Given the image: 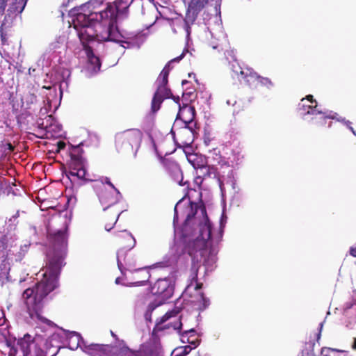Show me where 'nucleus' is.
Segmentation results:
<instances>
[{
    "instance_id": "11",
    "label": "nucleus",
    "mask_w": 356,
    "mask_h": 356,
    "mask_svg": "<svg viewBox=\"0 0 356 356\" xmlns=\"http://www.w3.org/2000/svg\"><path fill=\"white\" fill-rule=\"evenodd\" d=\"M179 313V310L178 309H173L171 311L167 312L162 317L156 320L154 331L159 332L172 327L182 337L187 336L188 333H195L194 329H190L183 332H181L182 323L181 316H178Z\"/></svg>"
},
{
    "instance_id": "9",
    "label": "nucleus",
    "mask_w": 356,
    "mask_h": 356,
    "mask_svg": "<svg viewBox=\"0 0 356 356\" xmlns=\"http://www.w3.org/2000/svg\"><path fill=\"white\" fill-rule=\"evenodd\" d=\"M93 20V14L87 16L83 13H79L76 18L73 19V27L76 31L84 49L85 46H88V42L96 40Z\"/></svg>"
},
{
    "instance_id": "1",
    "label": "nucleus",
    "mask_w": 356,
    "mask_h": 356,
    "mask_svg": "<svg viewBox=\"0 0 356 356\" xmlns=\"http://www.w3.org/2000/svg\"><path fill=\"white\" fill-rule=\"evenodd\" d=\"M68 225L65 223L60 229L48 232V238L55 252L49 256L46 264L43 279L33 287L28 288L22 293V298L26 306L27 312L31 318H37L42 321L46 319L42 316L43 299L58 284V277L66 255L67 245Z\"/></svg>"
},
{
    "instance_id": "4",
    "label": "nucleus",
    "mask_w": 356,
    "mask_h": 356,
    "mask_svg": "<svg viewBox=\"0 0 356 356\" xmlns=\"http://www.w3.org/2000/svg\"><path fill=\"white\" fill-rule=\"evenodd\" d=\"M115 243L119 247L118 250V266L122 273L124 270L138 271L144 270L145 275L142 280L137 281L136 283L143 285L146 283L150 277L146 268H136V262L133 261L131 257H127L125 252L131 250L136 245V240L133 235L127 230L119 231L115 234Z\"/></svg>"
},
{
    "instance_id": "32",
    "label": "nucleus",
    "mask_w": 356,
    "mask_h": 356,
    "mask_svg": "<svg viewBox=\"0 0 356 356\" xmlns=\"http://www.w3.org/2000/svg\"><path fill=\"white\" fill-rule=\"evenodd\" d=\"M184 56V54L182 53L179 56H177V57L175 58L174 59L171 60L165 66H168V69L170 70V63L172 62H179L180 60L182 59Z\"/></svg>"
},
{
    "instance_id": "46",
    "label": "nucleus",
    "mask_w": 356,
    "mask_h": 356,
    "mask_svg": "<svg viewBox=\"0 0 356 356\" xmlns=\"http://www.w3.org/2000/svg\"><path fill=\"white\" fill-rule=\"evenodd\" d=\"M111 334H112V336H113V337H116V335H115L113 332H111Z\"/></svg>"
},
{
    "instance_id": "29",
    "label": "nucleus",
    "mask_w": 356,
    "mask_h": 356,
    "mask_svg": "<svg viewBox=\"0 0 356 356\" xmlns=\"http://www.w3.org/2000/svg\"><path fill=\"white\" fill-rule=\"evenodd\" d=\"M134 354L135 356H152V350L147 348L134 351Z\"/></svg>"
},
{
    "instance_id": "6",
    "label": "nucleus",
    "mask_w": 356,
    "mask_h": 356,
    "mask_svg": "<svg viewBox=\"0 0 356 356\" xmlns=\"http://www.w3.org/2000/svg\"><path fill=\"white\" fill-rule=\"evenodd\" d=\"M69 154L70 159L67 162V165L70 175L76 176L86 181H97V175L87 172L86 161L83 156V149L80 145L72 146Z\"/></svg>"
},
{
    "instance_id": "5",
    "label": "nucleus",
    "mask_w": 356,
    "mask_h": 356,
    "mask_svg": "<svg viewBox=\"0 0 356 356\" xmlns=\"http://www.w3.org/2000/svg\"><path fill=\"white\" fill-rule=\"evenodd\" d=\"M97 181H90L95 182L93 188L98 196L102 205L110 209L114 207L120 200L122 195L119 190L110 181L107 177L97 176Z\"/></svg>"
},
{
    "instance_id": "7",
    "label": "nucleus",
    "mask_w": 356,
    "mask_h": 356,
    "mask_svg": "<svg viewBox=\"0 0 356 356\" xmlns=\"http://www.w3.org/2000/svg\"><path fill=\"white\" fill-rule=\"evenodd\" d=\"M169 73L168 67L165 66L157 79L158 86L151 104L152 113H156L160 109L161 104L165 99L172 98L175 102H179V97L173 96L170 89L167 86Z\"/></svg>"
},
{
    "instance_id": "43",
    "label": "nucleus",
    "mask_w": 356,
    "mask_h": 356,
    "mask_svg": "<svg viewBox=\"0 0 356 356\" xmlns=\"http://www.w3.org/2000/svg\"><path fill=\"white\" fill-rule=\"evenodd\" d=\"M350 130L352 131V133H353L355 136H356V132H355V131L354 130V129H353H353H350Z\"/></svg>"
},
{
    "instance_id": "13",
    "label": "nucleus",
    "mask_w": 356,
    "mask_h": 356,
    "mask_svg": "<svg viewBox=\"0 0 356 356\" xmlns=\"http://www.w3.org/2000/svg\"><path fill=\"white\" fill-rule=\"evenodd\" d=\"M305 99H302L301 102L299 104V110L300 113L303 115H319V116H316L312 119L314 120L315 123L317 126H325L326 123L327 119H334V115H325L323 114L322 111L318 108V104L316 102V104H309L307 105L305 104Z\"/></svg>"
},
{
    "instance_id": "35",
    "label": "nucleus",
    "mask_w": 356,
    "mask_h": 356,
    "mask_svg": "<svg viewBox=\"0 0 356 356\" xmlns=\"http://www.w3.org/2000/svg\"><path fill=\"white\" fill-rule=\"evenodd\" d=\"M338 120L343 122L349 129H353V127L351 126V122L350 121L346 120L345 119H341V120Z\"/></svg>"
},
{
    "instance_id": "23",
    "label": "nucleus",
    "mask_w": 356,
    "mask_h": 356,
    "mask_svg": "<svg viewBox=\"0 0 356 356\" xmlns=\"http://www.w3.org/2000/svg\"><path fill=\"white\" fill-rule=\"evenodd\" d=\"M209 0H189V10L197 14L205 7L209 3Z\"/></svg>"
},
{
    "instance_id": "8",
    "label": "nucleus",
    "mask_w": 356,
    "mask_h": 356,
    "mask_svg": "<svg viewBox=\"0 0 356 356\" xmlns=\"http://www.w3.org/2000/svg\"><path fill=\"white\" fill-rule=\"evenodd\" d=\"M142 138L143 133L140 129H128L115 135V145L118 152H132L140 147Z\"/></svg>"
},
{
    "instance_id": "22",
    "label": "nucleus",
    "mask_w": 356,
    "mask_h": 356,
    "mask_svg": "<svg viewBox=\"0 0 356 356\" xmlns=\"http://www.w3.org/2000/svg\"><path fill=\"white\" fill-rule=\"evenodd\" d=\"M169 288V284L165 280H158L152 286V292L154 294L162 296L165 295V292Z\"/></svg>"
},
{
    "instance_id": "25",
    "label": "nucleus",
    "mask_w": 356,
    "mask_h": 356,
    "mask_svg": "<svg viewBox=\"0 0 356 356\" xmlns=\"http://www.w3.org/2000/svg\"><path fill=\"white\" fill-rule=\"evenodd\" d=\"M198 302H199L198 307H199V309H200V310L205 309L207 307V306L209 305V300L208 298H207L204 296V294L202 292L200 293Z\"/></svg>"
},
{
    "instance_id": "33",
    "label": "nucleus",
    "mask_w": 356,
    "mask_h": 356,
    "mask_svg": "<svg viewBox=\"0 0 356 356\" xmlns=\"http://www.w3.org/2000/svg\"><path fill=\"white\" fill-rule=\"evenodd\" d=\"M349 254L352 257H356V245L350 248Z\"/></svg>"
},
{
    "instance_id": "36",
    "label": "nucleus",
    "mask_w": 356,
    "mask_h": 356,
    "mask_svg": "<svg viewBox=\"0 0 356 356\" xmlns=\"http://www.w3.org/2000/svg\"><path fill=\"white\" fill-rule=\"evenodd\" d=\"M29 246L26 245H24V246L21 247L20 251L22 252L23 255L28 251Z\"/></svg>"
},
{
    "instance_id": "44",
    "label": "nucleus",
    "mask_w": 356,
    "mask_h": 356,
    "mask_svg": "<svg viewBox=\"0 0 356 356\" xmlns=\"http://www.w3.org/2000/svg\"><path fill=\"white\" fill-rule=\"evenodd\" d=\"M235 115H236V118L238 116L239 118V111H236L235 112Z\"/></svg>"
},
{
    "instance_id": "38",
    "label": "nucleus",
    "mask_w": 356,
    "mask_h": 356,
    "mask_svg": "<svg viewBox=\"0 0 356 356\" xmlns=\"http://www.w3.org/2000/svg\"><path fill=\"white\" fill-rule=\"evenodd\" d=\"M3 317V313L0 311V326L2 325L5 321Z\"/></svg>"
},
{
    "instance_id": "27",
    "label": "nucleus",
    "mask_w": 356,
    "mask_h": 356,
    "mask_svg": "<svg viewBox=\"0 0 356 356\" xmlns=\"http://www.w3.org/2000/svg\"><path fill=\"white\" fill-rule=\"evenodd\" d=\"M214 168L213 167H211L210 165H208L207 163L205 166H204L200 170L201 175L204 178L205 177H209L212 173L211 171H213Z\"/></svg>"
},
{
    "instance_id": "2",
    "label": "nucleus",
    "mask_w": 356,
    "mask_h": 356,
    "mask_svg": "<svg viewBox=\"0 0 356 356\" xmlns=\"http://www.w3.org/2000/svg\"><path fill=\"white\" fill-rule=\"evenodd\" d=\"M200 209L202 220L199 222L200 236L194 241L188 243L186 252L192 259L191 271L193 280H197V275L201 266L202 260H205L208 255L209 250L207 241L211 238V224L207 216L206 207L204 204L200 207L197 203L192 202L185 195L175 206L173 225L175 228L179 225V220L182 219L183 222L180 226L184 236H187L193 229L195 215Z\"/></svg>"
},
{
    "instance_id": "30",
    "label": "nucleus",
    "mask_w": 356,
    "mask_h": 356,
    "mask_svg": "<svg viewBox=\"0 0 356 356\" xmlns=\"http://www.w3.org/2000/svg\"><path fill=\"white\" fill-rule=\"evenodd\" d=\"M190 277H191V283H190V284H188V288L190 287L193 283H195V286L194 289L197 291L201 289L202 288L203 284L198 282V274L197 275V280L195 281L193 280L191 271Z\"/></svg>"
},
{
    "instance_id": "26",
    "label": "nucleus",
    "mask_w": 356,
    "mask_h": 356,
    "mask_svg": "<svg viewBox=\"0 0 356 356\" xmlns=\"http://www.w3.org/2000/svg\"><path fill=\"white\" fill-rule=\"evenodd\" d=\"M41 120H38L37 122V124H38V133L39 134H42V136L43 137L44 136H46V137L47 138V134L49 132H50V129H51V126L50 127H47V126H44V124L43 122H40Z\"/></svg>"
},
{
    "instance_id": "28",
    "label": "nucleus",
    "mask_w": 356,
    "mask_h": 356,
    "mask_svg": "<svg viewBox=\"0 0 356 356\" xmlns=\"http://www.w3.org/2000/svg\"><path fill=\"white\" fill-rule=\"evenodd\" d=\"M258 85L264 86L267 88L273 86V83L270 79L267 77L259 76V81H258Z\"/></svg>"
},
{
    "instance_id": "31",
    "label": "nucleus",
    "mask_w": 356,
    "mask_h": 356,
    "mask_svg": "<svg viewBox=\"0 0 356 356\" xmlns=\"http://www.w3.org/2000/svg\"><path fill=\"white\" fill-rule=\"evenodd\" d=\"M66 144L64 141L60 140L57 143L56 152H60L61 149H65Z\"/></svg>"
},
{
    "instance_id": "39",
    "label": "nucleus",
    "mask_w": 356,
    "mask_h": 356,
    "mask_svg": "<svg viewBox=\"0 0 356 356\" xmlns=\"http://www.w3.org/2000/svg\"><path fill=\"white\" fill-rule=\"evenodd\" d=\"M111 356H126V354L122 352L115 353L111 355Z\"/></svg>"
},
{
    "instance_id": "15",
    "label": "nucleus",
    "mask_w": 356,
    "mask_h": 356,
    "mask_svg": "<svg viewBox=\"0 0 356 356\" xmlns=\"http://www.w3.org/2000/svg\"><path fill=\"white\" fill-rule=\"evenodd\" d=\"M105 207L104 209V213L102 214V220L104 223V228L107 231H110L116 223L120 211L119 209L114 208V207L108 209Z\"/></svg>"
},
{
    "instance_id": "42",
    "label": "nucleus",
    "mask_w": 356,
    "mask_h": 356,
    "mask_svg": "<svg viewBox=\"0 0 356 356\" xmlns=\"http://www.w3.org/2000/svg\"><path fill=\"white\" fill-rule=\"evenodd\" d=\"M74 337L77 340H79L80 335L76 333H74L72 337Z\"/></svg>"
},
{
    "instance_id": "12",
    "label": "nucleus",
    "mask_w": 356,
    "mask_h": 356,
    "mask_svg": "<svg viewBox=\"0 0 356 356\" xmlns=\"http://www.w3.org/2000/svg\"><path fill=\"white\" fill-rule=\"evenodd\" d=\"M231 70L239 81L243 80L249 86L255 88L258 86L260 75L252 69H243L238 63L234 61L231 63Z\"/></svg>"
},
{
    "instance_id": "47",
    "label": "nucleus",
    "mask_w": 356,
    "mask_h": 356,
    "mask_svg": "<svg viewBox=\"0 0 356 356\" xmlns=\"http://www.w3.org/2000/svg\"><path fill=\"white\" fill-rule=\"evenodd\" d=\"M186 82V81H182V85H184Z\"/></svg>"
},
{
    "instance_id": "45",
    "label": "nucleus",
    "mask_w": 356,
    "mask_h": 356,
    "mask_svg": "<svg viewBox=\"0 0 356 356\" xmlns=\"http://www.w3.org/2000/svg\"><path fill=\"white\" fill-rule=\"evenodd\" d=\"M185 184H186V183L182 184V179H181V180L180 181V182H179V184H180V185H184Z\"/></svg>"
},
{
    "instance_id": "14",
    "label": "nucleus",
    "mask_w": 356,
    "mask_h": 356,
    "mask_svg": "<svg viewBox=\"0 0 356 356\" xmlns=\"http://www.w3.org/2000/svg\"><path fill=\"white\" fill-rule=\"evenodd\" d=\"M28 0H0V15L5 13L6 8L8 6L5 15L9 20L10 17H17L24 10Z\"/></svg>"
},
{
    "instance_id": "34",
    "label": "nucleus",
    "mask_w": 356,
    "mask_h": 356,
    "mask_svg": "<svg viewBox=\"0 0 356 356\" xmlns=\"http://www.w3.org/2000/svg\"><path fill=\"white\" fill-rule=\"evenodd\" d=\"M305 100L309 101L312 104H316V102H317L314 99V97L312 95H309L305 98Z\"/></svg>"
},
{
    "instance_id": "24",
    "label": "nucleus",
    "mask_w": 356,
    "mask_h": 356,
    "mask_svg": "<svg viewBox=\"0 0 356 356\" xmlns=\"http://www.w3.org/2000/svg\"><path fill=\"white\" fill-rule=\"evenodd\" d=\"M144 42V35L141 33H138L135 35L133 41H124V43L127 44L129 46L131 45L132 47H136L139 48L140 45Z\"/></svg>"
},
{
    "instance_id": "10",
    "label": "nucleus",
    "mask_w": 356,
    "mask_h": 356,
    "mask_svg": "<svg viewBox=\"0 0 356 356\" xmlns=\"http://www.w3.org/2000/svg\"><path fill=\"white\" fill-rule=\"evenodd\" d=\"M8 356H44V354L33 337L26 334L18 339L16 345L10 348Z\"/></svg>"
},
{
    "instance_id": "20",
    "label": "nucleus",
    "mask_w": 356,
    "mask_h": 356,
    "mask_svg": "<svg viewBox=\"0 0 356 356\" xmlns=\"http://www.w3.org/2000/svg\"><path fill=\"white\" fill-rule=\"evenodd\" d=\"M86 353L91 356H105L106 350L105 345L90 344L86 346Z\"/></svg>"
},
{
    "instance_id": "40",
    "label": "nucleus",
    "mask_w": 356,
    "mask_h": 356,
    "mask_svg": "<svg viewBox=\"0 0 356 356\" xmlns=\"http://www.w3.org/2000/svg\"><path fill=\"white\" fill-rule=\"evenodd\" d=\"M352 347L354 350H356V337L354 338V341H353V343L352 345Z\"/></svg>"
},
{
    "instance_id": "17",
    "label": "nucleus",
    "mask_w": 356,
    "mask_h": 356,
    "mask_svg": "<svg viewBox=\"0 0 356 356\" xmlns=\"http://www.w3.org/2000/svg\"><path fill=\"white\" fill-rule=\"evenodd\" d=\"M193 129L188 126H186L178 134L179 140L183 147H189L194 140Z\"/></svg>"
},
{
    "instance_id": "21",
    "label": "nucleus",
    "mask_w": 356,
    "mask_h": 356,
    "mask_svg": "<svg viewBox=\"0 0 356 356\" xmlns=\"http://www.w3.org/2000/svg\"><path fill=\"white\" fill-rule=\"evenodd\" d=\"M88 62L92 65V69L95 71L99 70L101 67L100 59L98 56H95L93 50L90 46H85V49Z\"/></svg>"
},
{
    "instance_id": "3",
    "label": "nucleus",
    "mask_w": 356,
    "mask_h": 356,
    "mask_svg": "<svg viewBox=\"0 0 356 356\" xmlns=\"http://www.w3.org/2000/svg\"><path fill=\"white\" fill-rule=\"evenodd\" d=\"M122 0L115 1V5L108 4L106 8L94 15V29L97 41H114L118 30L116 26L118 14L121 12Z\"/></svg>"
},
{
    "instance_id": "37",
    "label": "nucleus",
    "mask_w": 356,
    "mask_h": 356,
    "mask_svg": "<svg viewBox=\"0 0 356 356\" xmlns=\"http://www.w3.org/2000/svg\"><path fill=\"white\" fill-rule=\"evenodd\" d=\"M123 348H124L125 350H127V351H129L130 353V354H129V355L126 354V356H135L134 354V350H131L129 347L126 346V347H124Z\"/></svg>"
},
{
    "instance_id": "16",
    "label": "nucleus",
    "mask_w": 356,
    "mask_h": 356,
    "mask_svg": "<svg viewBox=\"0 0 356 356\" xmlns=\"http://www.w3.org/2000/svg\"><path fill=\"white\" fill-rule=\"evenodd\" d=\"M179 110L177 113V118L181 119L186 124V126H188L195 119V109L193 106L187 104L182 107L179 104Z\"/></svg>"
},
{
    "instance_id": "18",
    "label": "nucleus",
    "mask_w": 356,
    "mask_h": 356,
    "mask_svg": "<svg viewBox=\"0 0 356 356\" xmlns=\"http://www.w3.org/2000/svg\"><path fill=\"white\" fill-rule=\"evenodd\" d=\"M16 18L17 17H10V20H9L8 19H6V15L4 16L0 26V36L2 46L8 45V34L6 29L13 26Z\"/></svg>"
},
{
    "instance_id": "19",
    "label": "nucleus",
    "mask_w": 356,
    "mask_h": 356,
    "mask_svg": "<svg viewBox=\"0 0 356 356\" xmlns=\"http://www.w3.org/2000/svg\"><path fill=\"white\" fill-rule=\"evenodd\" d=\"M187 160L195 169L201 170L207 163L206 157L197 154L188 155Z\"/></svg>"
},
{
    "instance_id": "41",
    "label": "nucleus",
    "mask_w": 356,
    "mask_h": 356,
    "mask_svg": "<svg viewBox=\"0 0 356 356\" xmlns=\"http://www.w3.org/2000/svg\"><path fill=\"white\" fill-rule=\"evenodd\" d=\"M125 3H127V2H125ZM129 6V4H126V6L122 8L123 12H127Z\"/></svg>"
}]
</instances>
